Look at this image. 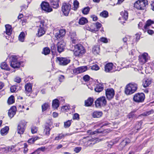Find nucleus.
<instances>
[{"label": "nucleus", "mask_w": 154, "mask_h": 154, "mask_svg": "<svg viewBox=\"0 0 154 154\" xmlns=\"http://www.w3.org/2000/svg\"><path fill=\"white\" fill-rule=\"evenodd\" d=\"M137 88V85L134 83L127 85L125 88V93L127 95H130L134 93Z\"/></svg>", "instance_id": "nucleus-1"}, {"label": "nucleus", "mask_w": 154, "mask_h": 154, "mask_svg": "<svg viewBox=\"0 0 154 154\" xmlns=\"http://www.w3.org/2000/svg\"><path fill=\"white\" fill-rule=\"evenodd\" d=\"M74 56L78 57H81L85 52L84 47L81 44H78L74 46Z\"/></svg>", "instance_id": "nucleus-2"}, {"label": "nucleus", "mask_w": 154, "mask_h": 154, "mask_svg": "<svg viewBox=\"0 0 154 154\" xmlns=\"http://www.w3.org/2000/svg\"><path fill=\"white\" fill-rule=\"evenodd\" d=\"M10 66L14 68H19L20 64V62L18 61V57L15 55H12L11 56Z\"/></svg>", "instance_id": "nucleus-3"}, {"label": "nucleus", "mask_w": 154, "mask_h": 154, "mask_svg": "<svg viewBox=\"0 0 154 154\" xmlns=\"http://www.w3.org/2000/svg\"><path fill=\"white\" fill-rule=\"evenodd\" d=\"M106 103L105 97L102 96L97 99L95 101V105L97 107L101 108L105 106L106 105Z\"/></svg>", "instance_id": "nucleus-4"}, {"label": "nucleus", "mask_w": 154, "mask_h": 154, "mask_svg": "<svg viewBox=\"0 0 154 154\" xmlns=\"http://www.w3.org/2000/svg\"><path fill=\"white\" fill-rule=\"evenodd\" d=\"M39 23H40L39 28L38 29V33L36 34L37 35L40 37L44 35L45 33L46 29L45 28V21L44 20H41Z\"/></svg>", "instance_id": "nucleus-5"}, {"label": "nucleus", "mask_w": 154, "mask_h": 154, "mask_svg": "<svg viewBox=\"0 0 154 154\" xmlns=\"http://www.w3.org/2000/svg\"><path fill=\"white\" fill-rule=\"evenodd\" d=\"M145 98V95L143 93H138L134 95L133 99L134 101L139 103L142 102Z\"/></svg>", "instance_id": "nucleus-6"}, {"label": "nucleus", "mask_w": 154, "mask_h": 154, "mask_svg": "<svg viewBox=\"0 0 154 154\" xmlns=\"http://www.w3.org/2000/svg\"><path fill=\"white\" fill-rule=\"evenodd\" d=\"M147 4V2L145 0L138 1L134 3V7L138 9L144 10Z\"/></svg>", "instance_id": "nucleus-7"}, {"label": "nucleus", "mask_w": 154, "mask_h": 154, "mask_svg": "<svg viewBox=\"0 0 154 154\" xmlns=\"http://www.w3.org/2000/svg\"><path fill=\"white\" fill-rule=\"evenodd\" d=\"M71 9V5L68 3H65L63 4L62 7V11L64 15L67 16Z\"/></svg>", "instance_id": "nucleus-8"}, {"label": "nucleus", "mask_w": 154, "mask_h": 154, "mask_svg": "<svg viewBox=\"0 0 154 154\" xmlns=\"http://www.w3.org/2000/svg\"><path fill=\"white\" fill-rule=\"evenodd\" d=\"M42 9L47 12H50L52 11V9L47 2H43L41 5Z\"/></svg>", "instance_id": "nucleus-9"}, {"label": "nucleus", "mask_w": 154, "mask_h": 154, "mask_svg": "<svg viewBox=\"0 0 154 154\" xmlns=\"http://www.w3.org/2000/svg\"><path fill=\"white\" fill-rule=\"evenodd\" d=\"M26 123L25 121L21 122L18 126L17 132L20 134H23L24 132Z\"/></svg>", "instance_id": "nucleus-10"}, {"label": "nucleus", "mask_w": 154, "mask_h": 154, "mask_svg": "<svg viewBox=\"0 0 154 154\" xmlns=\"http://www.w3.org/2000/svg\"><path fill=\"white\" fill-rule=\"evenodd\" d=\"M114 94V91L112 89H107L106 91V97L109 100H111L113 97Z\"/></svg>", "instance_id": "nucleus-11"}, {"label": "nucleus", "mask_w": 154, "mask_h": 154, "mask_svg": "<svg viewBox=\"0 0 154 154\" xmlns=\"http://www.w3.org/2000/svg\"><path fill=\"white\" fill-rule=\"evenodd\" d=\"M57 60L59 61L60 64L65 65L70 62V60L68 58L63 57H57Z\"/></svg>", "instance_id": "nucleus-12"}, {"label": "nucleus", "mask_w": 154, "mask_h": 154, "mask_svg": "<svg viewBox=\"0 0 154 154\" xmlns=\"http://www.w3.org/2000/svg\"><path fill=\"white\" fill-rule=\"evenodd\" d=\"M86 139L88 140L87 146H91L97 143V140L96 138H94L91 137H87Z\"/></svg>", "instance_id": "nucleus-13"}, {"label": "nucleus", "mask_w": 154, "mask_h": 154, "mask_svg": "<svg viewBox=\"0 0 154 154\" xmlns=\"http://www.w3.org/2000/svg\"><path fill=\"white\" fill-rule=\"evenodd\" d=\"M65 33V29H60L55 34V37L58 40L60 39L64 36Z\"/></svg>", "instance_id": "nucleus-14"}, {"label": "nucleus", "mask_w": 154, "mask_h": 154, "mask_svg": "<svg viewBox=\"0 0 154 154\" xmlns=\"http://www.w3.org/2000/svg\"><path fill=\"white\" fill-rule=\"evenodd\" d=\"M148 54L146 53H144L142 55L139 56V60L141 64H143L145 63L148 60Z\"/></svg>", "instance_id": "nucleus-15"}, {"label": "nucleus", "mask_w": 154, "mask_h": 154, "mask_svg": "<svg viewBox=\"0 0 154 154\" xmlns=\"http://www.w3.org/2000/svg\"><path fill=\"white\" fill-rule=\"evenodd\" d=\"M87 69V66H81L73 69L74 73L79 74L85 71Z\"/></svg>", "instance_id": "nucleus-16"}, {"label": "nucleus", "mask_w": 154, "mask_h": 154, "mask_svg": "<svg viewBox=\"0 0 154 154\" xmlns=\"http://www.w3.org/2000/svg\"><path fill=\"white\" fill-rule=\"evenodd\" d=\"M57 51L59 53H61L64 50L65 43L63 41H61L57 43Z\"/></svg>", "instance_id": "nucleus-17"}, {"label": "nucleus", "mask_w": 154, "mask_h": 154, "mask_svg": "<svg viewBox=\"0 0 154 154\" xmlns=\"http://www.w3.org/2000/svg\"><path fill=\"white\" fill-rule=\"evenodd\" d=\"M101 24L100 23L98 22H97L95 23H93L92 24V27L95 26V28H93L92 27L90 28L89 30L92 32H97L98 31L99 29L101 26Z\"/></svg>", "instance_id": "nucleus-18"}, {"label": "nucleus", "mask_w": 154, "mask_h": 154, "mask_svg": "<svg viewBox=\"0 0 154 154\" xmlns=\"http://www.w3.org/2000/svg\"><path fill=\"white\" fill-rule=\"evenodd\" d=\"M130 142V140L129 138H126L123 140L119 146V149L122 150L123 148L126 145L128 144Z\"/></svg>", "instance_id": "nucleus-19"}, {"label": "nucleus", "mask_w": 154, "mask_h": 154, "mask_svg": "<svg viewBox=\"0 0 154 154\" xmlns=\"http://www.w3.org/2000/svg\"><path fill=\"white\" fill-rule=\"evenodd\" d=\"M16 107L15 106H12L8 111V115L10 117L12 118L16 113Z\"/></svg>", "instance_id": "nucleus-20"}, {"label": "nucleus", "mask_w": 154, "mask_h": 154, "mask_svg": "<svg viewBox=\"0 0 154 154\" xmlns=\"http://www.w3.org/2000/svg\"><path fill=\"white\" fill-rule=\"evenodd\" d=\"M70 37L72 43L75 44L78 42V40L76 37V34L75 32L71 33L70 35Z\"/></svg>", "instance_id": "nucleus-21"}, {"label": "nucleus", "mask_w": 154, "mask_h": 154, "mask_svg": "<svg viewBox=\"0 0 154 154\" xmlns=\"http://www.w3.org/2000/svg\"><path fill=\"white\" fill-rule=\"evenodd\" d=\"M113 65L112 63L106 64L105 66V71L106 72H111L112 69Z\"/></svg>", "instance_id": "nucleus-22"}, {"label": "nucleus", "mask_w": 154, "mask_h": 154, "mask_svg": "<svg viewBox=\"0 0 154 154\" xmlns=\"http://www.w3.org/2000/svg\"><path fill=\"white\" fill-rule=\"evenodd\" d=\"M6 29V34L8 35H10L11 34L12 31V29L11 26L9 24H7L5 26Z\"/></svg>", "instance_id": "nucleus-23"}, {"label": "nucleus", "mask_w": 154, "mask_h": 154, "mask_svg": "<svg viewBox=\"0 0 154 154\" xmlns=\"http://www.w3.org/2000/svg\"><path fill=\"white\" fill-rule=\"evenodd\" d=\"M102 114L101 111H95L93 112L92 116L94 118H98L101 116Z\"/></svg>", "instance_id": "nucleus-24"}, {"label": "nucleus", "mask_w": 154, "mask_h": 154, "mask_svg": "<svg viewBox=\"0 0 154 154\" xmlns=\"http://www.w3.org/2000/svg\"><path fill=\"white\" fill-rule=\"evenodd\" d=\"M51 5L53 8H57L59 7L58 1L51 0L50 1Z\"/></svg>", "instance_id": "nucleus-25"}, {"label": "nucleus", "mask_w": 154, "mask_h": 154, "mask_svg": "<svg viewBox=\"0 0 154 154\" xmlns=\"http://www.w3.org/2000/svg\"><path fill=\"white\" fill-rule=\"evenodd\" d=\"M103 85L102 84H99L97 85L94 89L96 92H100L103 89Z\"/></svg>", "instance_id": "nucleus-26"}, {"label": "nucleus", "mask_w": 154, "mask_h": 154, "mask_svg": "<svg viewBox=\"0 0 154 154\" xmlns=\"http://www.w3.org/2000/svg\"><path fill=\"white\" fill-rule=\"evenodd\" d=\"M59 106V100L56 99L53 101L52 106L54 109H57Z\"/></svg>", "instance_id": "nucleus-27"}, {"label": "nucleus", "mask_w": 154, "mask_h": 154, "mask_svg": "<svg viewBox=\"0 0 154 154\" xmlns=\"http://www.w3.org/2000/svg\"><path fill=\"white\" fill-rule=\"evenodd\" d=\"M26 93H30L32 91V86L31 84L27 83L25 86Z\"/></svg>", "instance_id": "nucleus-28"}, {"label": "nucleus", "mask_w": 154, "mask_h": 154, "mask_svg": "<svg viewBox=\"0 0 154 154\" xmlns=\"http://www.w3.org/2000/svg\"><path fill=\"white\" fill-rule=\"evenodd\" d=\"M51 129L50 128L49 125L47 124L45 126L44 133L46 135L48 136L50 134V132Z\"/></svg>", "instance_id": "nucleus-29"}, {"label": "nucleus", "mask_w": 154, "mask_h": 154, "mask_svg": "<svg viewBox=\"0 0 154 154\" xmlns=\"http://www.w3.org/2000/svg\"><path fill=\"white\" fill-rule=\"evenodd\" d=\"M93 99L91 97L89 98L87 100L85 101V105L86 106H91L93 102Z\"/></svg>", "instance_id": "nucleus-30"}, {"label": "nucleus", "mask_w": 154, "mask_h": 154, "mask_svg": "<svg viewBox=\"0 0 154 154\" xmlns=\"http://www.w3.org/2000/svg\"><path fill=\"white\" fill-rule=\"evenodd\" d=\"M92 52L94 54H97L100 52V46L99 45L94 46L92 48Z\"/></svg>", "instance_id": "nucleus-31"}, {"label": "nucleus", "mask_w": 154, "mask_h": 154, "mask_svg": "<svg viewBox=\"0 0 154 154\" xmlns=\"http://www.w3.org/2000/svg\"><path fill=\"white\" fill-rule=\"evenodd\" d=\"M151 83V80L150 79H145L143 82V85L144 87L146 88Z\"/></svg>", "instance_id": "nucleus-32"}, {"label": "nucleus", "mask_w": 154, "mask_h": 154, "mask_svg": "<svg viewBox=\"0 0 154 154\" xmlns=\"http://www.w3.org/2000/svg\"><path fill=\"white\" fill-rule=\"evenodd\" d=\"M9 129L8 127L6 126L1 130V133L2 135L4 136L6 135L8 133Z\"/></svg>", "instance_id": "nucleus-33"}, {"label": "nucleus", "mask_w": 154, "mask_h": 154, "mask_svg": "<svg viewBox=\"0 0 154 154\" xmlns=\"http://www.w3.org/2000/svg\"><path fill=\"white\" fill-rule=\"evenodd\" d=\"M154 22L150 20H148L146 24L144 26L143 28L145 29H148V27L151 25L152 24H153Z\"/></svg>", "instance_id": "nucleus-34"}, {"label": "nucleus", "mask_w": 154, "mask_h": 154, "mask_svg": "<svg viewBox=\"0 0 154 154\" xmlns=\"http://www.w3.org/2000/svg\"><path fill=\"white\" fill-rule=\"evenodd\" d=\"M88 22V20L86 18L82 17L80 19L79 23V24L83 25L87 23Z\"/></svg>", "instance_id": "nucleus-35"}, {"label": "nucleus", "mask_w": 154, "mask_h": 154, "mask_svg": "<svg viewBox=\"0 0 154 154\" xmlns=\"http://www.w3.org/2000/svg\"><path fill=\"white\" fill-rule=\"evenodd\" d=\"M1 67L2 69H5L9 71L10 69L6 63L5 62H3L1 63Z\"/></svg>", "instance_id": "nucleus-36"}, {"label": "nucleus", "mask_w": 154, "mask_h": 154, "mask_svg": "<svg viewBox=\"0 0 154 154\" xmlns=\"http://www.w3.org/2000/svg\"><path fill=\"white\" fill-rule=\"evenodd\" d=\"M121 15L122 16L123 18L125 20H126L127 19L128 16V13L127 11H124L121 12Z\"/></svg>", "instance_id": "nucleus-37"}, {"label": "nucleus", "mask_w": 154, "mask_h": 154, "mask_svg": "<svg viewBox=\"0 0 154 154\" xmlns=\"http://www.w3.org/2000/svg\"><path fill=\"white\" fill-rule=\"evenodd\" d=\"M49 106V104L48 103H45L42 106V111L43 112L46 110Z\"/></svg>", "instance_id": "nucleus-38"}, {"label": "nucleus", "mask_w": 154, "mask_h": 154, "mask_svg": "<svg viewBox=\"0 0 154 154\" xmlns=\"http://www.w3.org/2000/svg\"><path fill=\"white\" fill-rule=\"evenodd\" d=\"M100 15L104 18H106L108 16V13L107 11H104L100 14Z\"/></svg>", "instance_id": "nucleus-39"}, {"label": "nucleus", "mask_w": 154, "mask_h": 154, "mask_svg": "<svg viewBox=\"0 0 154 154\" xmlns=\"http://www.w3.org/2000/svg\"><path fill=\"white\" fill-rule=\"evenodd\" d=\"M14 102V97L13 96H11L8 99V103L9 104L13 103Z\"/></svg>", "instance_id": "nucleus-40"}, {"label": "nucleus", "mask_w": 154, "mask_h": 154, "mask_svg": "<svg viewBox=\"0 0 154 154\" xmlns=\"http://www.w3.org/2000/svg\"><path fill=\"white\" fill-rule=\"evenodd\" d=\"M19 40L22 42H23L25 38V33L24 32H21L19 36Z\"/></svg>", "instance_id": "nucleus-41"}, {"label": "nucleus", "mask_w": 154, "mask_h": 154, "mask_svg": "<svg viewBox=\"0 0 154 154\" xmlns=\"http://www.w3.org/2000/svg\"><path fill=\"white\" fill-rule=\"evenodd\" d=\"M50 52V49L48 48H45L43 49L42 53L45 55L48 54Z\"/></svg>", "instance_id": "nucleus-42"}, {"label": "nucleus", "mask_w": 154, "mask_h": 154, "mask_svg": "<svg viewBox=\"0 0 154 154\" xmlns=\"http://www.w3.org/2000/svg\"><path fill=\"white\" fill-rule=\"evenodd\" d=\"M90 8L89 7H86L83 8L82 11V12L84 14H87L89 13Z\"/></svg>", "instance_id": "nucleus-43"}, {"label": "nucleus", "mask_w": 154, "mask_h": 154, "mask_svg": "<svg viewBox=\"0 0 154 154\" xmlns=\"http://www.w3.org/2000/svg\"><path fill=\"white\" fill-rule=\"evenodd\" d=\"M65 136V135L62 133L59 134L57 136L55 137L54 140H60L63 138Z\"/></svg>", "instance_id": "nucleus-44"}, {"label": "nucleus", "mask_w": 154, "mask_h": 154, "mask_svg": "<svg viewBox=\"0 0 154 154\" xmlns=\"http://www.w3.org/2000/svg\"><path fill=\"white\" fill-rule=\"evenodd\" d=\"M100 131V130L99 129L97 130L94 131H88V132L91 135H94L96 134V133H101L102 131Z\"/></svg>", "instance_id": "nucleus-45"}, {"label": "nucleus", "mask_w": 154, "mask_h": 154, "mask_svg": "<svg viewBox=\"0 0 154 154\" xmlns=\"http://www.w3.org/2000/svg\"><path fill=\"white\" fill-rule=\"evenodd\" d=\"M71 124V121L68 120L64 122V127L65 128H68L69 127Z\"/></svg>", "instance_id": "nucleus-46"}, {"label": "nucleus", "mask_w": 154, "mask_h": 154, "mask_svg": "<svg viewBox=\"0 0 154 154\" xmlns=\"http://www.w3.org/2000/svg\"><path fill=\"white\" fill-rule=\"evenodd\" d=\"M73 5L74 6L73 10L75 11L77 9L78 7L79 2L75 0L74 2Z\"/></svg>", "instance_id": "nucleus-47"}, {"label": "nucleus", "mask_w": 154, "mask_h": 154, "mask_svg": "<svg viewBox=\"0 0 154 154\" xmlns=\"http://www.w3.org/2000/svg\"><path fill=\"white\" fill-rule=\"evenodd\" d=\"M131 38V37L127 35L125 38H123V41L125 43L126 45H127V43H126V42L128 41H129L130 40V38Z\"/></svg>", "instance_id": "nucleus-48"}, {"label": "nucleus", "mask_w": 154, "mask_h": 154, "mask_svg": "<svg viewBox=\"0 0 154 154\" xmlns=\"http://www.w3.org/2000/svg\"><path fill=\"white\" fill-rule=\"evenodd\" d=\"M37 139V138L35 137L34 138H31L29 139L28 141V143L30 144L33 143Z\"/></svg>", "instance_id": "nucleus-49"}, {"label": "nucleus", "mask_w": 154, "mask_h": 154, "mask_svg": "<svg viewBox=\"0 0 154 154\" xmlns=\"http://www.w3.org/2000/svg\"><path fill=\"white\" fill-rule=\"evenodd\" d=\"M99 66L96 64L94 65L91 66V69L93 70H97L99 69Z\"/></svg>", "instance_id": "nucleus-50"}, {"label": "nucleus", "mask_w": 154, "mask_h": 154, "mask_svg": "<svg viewBox=\"0 0 154 154\" xmlns=\"http://www.w3.org/2000/svg\"><path fill=\"white\" fill-rule=\"evenodd\" d=\"M24 145V150L23 152L25 153H26L28 151V149L27 148L28 145L26 143H24L23 144Z\"/></svg>", "instance_id": "nucleus-51"}, {"label": "nucleus", "mask_w": 154, "mask_h": 154, "mask_svg": "<svg viewBox=\"0 0 154 154\" xmlns=\"http://www.w3.org/2000/svg\"><path fill=\"white\" fill-rule=\"evenodd\" d=\"M31 131L32 134L35 133L37 131V128L35 126H32L31 128Z\"/></svg>", "instance_id": "nucleus-52"}, {"label": "nucleus", "mask_w": 154, "mask_h": 154, "mask_svg": "<svg viewBox=\"0 0 154 154\" xmlns=\"http://www.w3.org/2000/svg\"><path fill=\"white\" fill-rule=\"evenodd\" d=\"M17 86L14 85L11 86L10 88V91L11 92H14L17 90Z\"/></svg>", "instance_id": "nucleus-53"}, {"label": "nucleus", "mask_w": 154, "mask_h": 154, "mask_svg": "<svg viewBox=\"0 0 154 154\" xmlns=\"http://www.w3.org/2000/svg\"><path fill=\"white\" fill-rule=\"evenodd\" d=\"M79 115L77 113H75L74 114L73 117V119L74 120H79Z\"/></svg>", "instance_id": "nucleus-54"}, {"label": "nucleus", "mask_w": 154, "mask_h": 154, "mask_svg": "<svg viewBox=\"0 0 154 154\" xmlns=\"http://www.w3.org/2000/svg\"><path fill=\"white\" fill-rule=\"evenodd\" d=\"M90 76L88 75H86L83 77V79L85 82H87L90 79Z\"/></svg>", "instance_id": "nucleus-55"}, {"label": "nucleus", "mask_w": 154, "mask_h": 154, "mask_svg": "<svg viewBox=\"0 0 154 154\" xmlns=\"http://www.w3.org/2000/svg\"><path fill=\"white\" fill-rule=\"evenodd\" d=\"M100 40L101 42L104 43H106L108 42V40L106 38L102 37L100 38Z\"/></svg>", "instance_id": "nucleus-56"}, {"label": "nucleus", "mask_w": 154, "mask_h": 154, "mask_svg": "<svg viewBox=\"0 0 154 154\" xmlns=\"http://www.w3.org/2000/svg\"><path fill=\"white\" fill-rule=\"evenodd\" d=\"M14 81L17 83H20L21 82V79L20 78L17 77L15 78Z\"/></svg>", "instance_id": "nucleus-57"}, {"label": "nucleus", "mask_w": 154, "mask_h": 154, "mask_svg": "<svg viewBox=\"0 0 154 154\" xmlns=\"http://www.w3.org/2000/svg\"><path fill=\"white\" fill-rule=\"evenodd\" d=\"M81 149L82 148L81 147H77L75 148L74 150L76 153H78Z\"/></svg>", "instance_id": "nucleus-58"}, {"label": "nucleus", "mask_w": 154, "mask_h": 154, "mask_svg": "<svg viewBox=\"0 0 154 154\" xmlns=\"http://www.w3.org/2000/svg\"><path fill=\"white\" fill-rule=\"evenodd\" d=\"M135 116L134 112H131L128 115V116L129 119H130L131 118L134 117Z\"/></svg>", "instance_id": "nucleus-59"}, {"label": "nucleus", "mask_w": 154, "mask_h": 154, "mask_svg": "<svg viewBox=\"0 0 154 154\" xmlns=\"http://www.w3.org/2000/svg\"><path fill=\"white\" fill-rule=\"evenodd\" d=\"M151 113V112L150 111L146 112H144L142 114H141V115L145 116H147L148 115H149V114H150Z\"/></svg>", "instance_id": "nucleus-60"}, {"label": "nucleus", "mask_w": 154, "mask_h": 154, "mask_svg": "<svg viewBox=\"0 0 154 154\" xmlns=\"http://www.w3.org/2000/svg\"><path fill=\"white\" fill-rule=\"evenodd\" d=\"M59 80L60 82L63 81L64 79V77L63 75H60L59 78Z\"/></svg>", "instance_id": "nucleus-61"}, {"label": "nucleus", "mask_w": 154, "mask_h": 154, "mask_svg": "<svg viewBox=\"0 0 154 154\" xmlns=\"http://www.w3.org/2000/svg\"><path fill=\"white\" fill-rule=\"evenodd\" d=\"M141 34V33L140 32L136 34V39L137 40H139L140 38V35Z\"/></svg>", "instance_id": "nucleus-62"}, {"label": "nucleus", "mask_w": 154, "mask_h": 154, "mask_svg": "<svg viewBox=\"0 0 154 154\" xmlns=\"http://www.w3.org/2000/svg\"><path fill=\"white\" fill-rule=\"evenodd\" d=\"M56 50V47L53 45L51 47V51L52 53H55Z\"/></svg>", "instance_id": "nucleus-63"}, {"label": "nucleus", "mask_w": 154, "mask_h": 154, "mask_svg": "<svg viewBox=\"0 0 154 154\" xmlns=\"http://www.w3.org/2000/svg\"><path fill=\"white\" fill-rule=\"evenodd\" d=\"M91 17L92 18L93 20L94 21H96L97 20V17L95 15H91Z\"/></svg>", "instance_id": "nucleus-64"}]
</instances>
